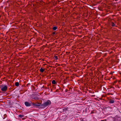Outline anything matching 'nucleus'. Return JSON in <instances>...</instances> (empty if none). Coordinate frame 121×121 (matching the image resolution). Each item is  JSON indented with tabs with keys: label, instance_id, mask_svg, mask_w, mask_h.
Returning a JSON list of instances; mask_svg holds the SVG:
<instances>
[{
	"label": "nucleus",
	"instance_id": "obj_1",
	"mask_svg": "<svg viewBox=\"0 0 121 121\" xmlns=\"http://www.w3.org/2000/svg\"><path fill=\"white\" fill-rule=\"evenodd\" d=\"M51 102L49 100H48L47 101L45 102L42 105V106L43 108H44L48 105L51 104Z\"/></svg>",
	"mask_w": 121,
	"mask_h": 121
},
{
	"label": "nucleus",
	"instance_id": "obj_2",
	"mask_svg": "<svg viewBox=\"0 0 121 121\" xmlns=\"http://www.w3.org/2000/svg\"><path fill=\"white\" fill-rule=\"evenodd\" d=\"M7 86L5 85L4 86H2L1 87V89L2 91L5 92L7 90Z\"/></svg>",
	"mask_w": 121,
	"mask_h": 121
},
{
	"label": "nucleus",
	"instance_id": "obj_3",
	"mask_svg": "<svg viewBox=\"0 0 121 121\" xmlns=\"http://www.w3.org/2000/svg\"><path fill=\"white\" fill-rule=\"evenodd\" d=\"M25 104L26 106L29 107L31 106V103H29L27 102H25Z\"/></svg>",
	"mask_w": 121,
	"mask_h": 121
},
{
	"label": "nucleus",
	"instance_id": "obj_4",
	"mask_svg": "<svg viewBox=\"0 0 121 121\" xmlns=\"http://www.w3.org/2000/svg\"><path fill=\"white\" fill-rule=\"evenodd\" d=\"M109 103L111 104L113 103L114 102V101L113 100L110 99L109 100Z\"/></svg>",
	"mask_w": 121,
	"mask_h": 121
},
{
	"label": "nucleus",
	"instance_id": "obj_5",
	"mask_svg": "<svg viewBox=\"0 0 121 121\" xmlns=\"http://www.w3.org/2000/svg\"><path fill=\"white\" fill-rule=\"evenodd\" d=\"M45 70V69H43L42 68H41L40 69V71L41 73H43Z\"/></svg>",
	"mask_w": 121,
	"mask_h": 121
},
{
	"label": "nucleus",
	"instance_id": "obj_6",
	"mask_svg": "<svg viewBox=\"0 0 121 121\" xmlns=\"http://www.w3.org/2000/svg\"><path fill=\"white\" fill-rule=\"evenodd\" d=\"M15 85L16 86H18L19 85V83L18 82H16L15 83Z\"/></svg>",
	"mask_w": 121,
	"mask_h": 121
},
{
	"label": "nucleus",
	"instance_id": "obj_7",
	"mask_svg": "<svg viewBox=\"0 0 121 121\" xmlns=\"http://www.w3.org/2000/svg\"><path fill=\"white\" fill-rule=\"evenodd\" d=\"M32 104L33 105H34V106H35L36 107H38V106H39V105H37V104H35V103H32Z\"/></svg>",
	"mask_w": 121,
	"mask_h": 121
},
{
	"label": "nucleus",
	"instance_id": "obj_8",
	"mask_svg": "<svg viewBox=\"0 0 121 121\" xmlns=\"http://www.w3.org/2000/svg\"><path fill=\"white\" fill-rule=\"evenodd\" d=\"M52 83L53 84H55L56 83V82L55 80H53L52 81Z\"/></svg>",
	"mask_w": 121,
	"mask_h": 121
},
{
	"label": "nucleus",
	"instance_id": "obj_9",
	"mask_svg": "<svg viewBox=\"0 0 121 121\" xmlns=\"http://www.w3.org/2000/svg\"><path fill=\"white\" fill-rule=\"evenodd\" d=\"M24 116L23 115H18V117L20 118H22Z\"/></svg>",
	"mask_w": 121,
	"mask_h": 121
},
{
	"label": "nucleus",
	"instance_id": "obj_10",
	"mask_svg": "<svg viewBox=\"0 0 121 121\" xmlns=\"http://www.w3.org/2000/svg\"><path fill=\"white\" fill-rule=\"evenodd\" d=\"M57 28V27H56V26H55V27H54L52 29L53 30H56Z\"/></svg>",
	"mask_w": 121,
	"mask_h": 121
},
{
	"label": "nucleus",
	"instance_id": "obj_11",
	"mask_svg": "<svg viewBox=\"0 0 121 121\" xmlns=\"http://www.w3.org/2000/svg\"><path fill=\"white\" fill-rule=\"evenodd\" d=\"M111 24H112L111 26L112 27H113L115 26V25L114 23H113V22H112Z\"/></svg>",
	"mask_w": 121,
	"mask_h": 121
},
{
	"label": "nucleus",
	"instance_id": "obj_12",
	"mask_svg": "<svg viewBox=\"0 0 121 121\" xmlns=\"http://www.w3.org/2000/svg\"><path fill=\"white\" fill-rule=\"evenodd\" d=\"M55 59L56 60H57L58 59L57 57V56H55Z\"/></svg>",
	"mask_w": 121,
	"mask_h": 121
},
{
	"label": "nucleus",
	"instance_id": "obj_13",
	"mask_svg": "<svg viewBox=\"0 0 121 121\" xmlns=\"http://www.w3.org/2000/svg\"><path fill=\"white\" fill-rule=\"evenodd\" d=\"M55 33H56L55 32H53L52 34V36L54 35L55 34Z\"/></svg>",
	"mask_w": 121,
	"mask_h": 121
},
{
	"label": "nucleus",
	"instance_id": "obj_14",
	"mask_svg": "<svg viewBox=\"0 0 121 121\" xmlns=\"http://www.w3.org/2000/svg\"><path fill=\"white\" fill-rule=\"evenodd\" d=\"M104 120H101V121H104Z\"/></svg>",
	"mask_w": 121,
	"mask_h": 121
}]
</instances>
